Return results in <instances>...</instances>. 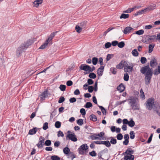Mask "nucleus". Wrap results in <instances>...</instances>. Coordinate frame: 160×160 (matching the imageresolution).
I'll return each instance as SVG.
<instances>
[{"label": "nucleus", "mask_w": 160, "mask_h": 160, "mask_svg": "<svg viewBox=\"0 0 160 160\" xmlns=\"http://www.w3.org/2000/svg\"><path fill=\"white\" fill-rule=\"evenodd\" d=\"M140 72L143 74H146L145 77V83L147 85L149 84L150 82L151 79L153 74V72L149 66L148 65L142 67L140 70Z\"/></svg>", "instance_id": "nucleus-1"}, {"label": "nucleus", "mask_w": 160, "mask_h": 160, "mask_svg": "<svg viewBox=\"0 0 160 160\" xmlns=\"http://www.w3.org/2000/svg\"><path fill=\"white\" fill-rule=\"evenodd\" d=\"M32 43L31 40H29L22 44L20 47L18 48L16 51V55L17 57H20L22 54L26 50Z\"/></svg>", "instance_id": "nucleus-2"}, {"label": "nucleus", "mask_w": 160, "mask_h": 160, "mask_svg": "<svg viewBox=\"0 0 160 160\" xmlns=\"http://www.w3.org/2000/svg\"><path fill=\"white\" fill-rule=\"evenodd\" d=\"M58 32V31L52 32L50 35L48 39L46 40V42L43 44H42L39 48L40 49H44L48 45L49 42H50L52 39L56 35V33Z\"/></svg>", "instance_id": "nucleus-3"}, {"label": "nucleus", "mask_w": 160, "mask_h": 160, "mask_svg": "<svg viewBox=\"0 0 160 160\" xmlns=\"http://www.w3.org/2000/svg\"><path fill=\"white\" fill-rule=\"evenodd\" d=\"M154 102L153 98H151L148 99L145 103L146 109L149 110H151L153 108Z\"/></svg>", "instance_id": "nucleus-4"}, {"label": "nucleus", "mask_w": 160, "mask_h": 160, "mask_svg": "<svg viewBox=\"0 0 160 160\" xmlns=\"http://www.w3.org/2000/svg\"><path fill=\"white\" fill-rule=\"evenodd\" d=\"M88 148V146L86 144L81 145L78 149L79 154L83 155L85 153L84 151L87 150Z\"/></svg>", "instance_id": "nucleus-5"}, {"label": "nucleus", "mask_w": 160, "mask_h": 160, "mask_svg": "<svg viewBox=\"0 0 160 160\" xmlns=\"http://www.w3.org/2000/svg\"><path fill=\"white\" fill-rule=\"evenodd\" d=\"M156 36L155 35H147L144 36V38L146 40L144 42H147V43H150L154 41L156 38Z\"/></svg>", "instance_id": "nucleus-6"}, {"label": "nucleus", "mask_w": 160, "mask_h": 160, "mask_svg": "<svg viewBox=\"0 0 160 160\" xmlns=\"http://www.w3.org/2000/svg\"><path fill=\"white\" fill-rule=\"evenodd\" d=\"M49 93L47 90H45L43 92L39 95V97L40 98V101L41 102L45 100V98L48 97Z\"/></svg>", "instance_id": "nucleus-7"}, {"label": "nucleus", "mask_w": 160, "mask_h": 160, "mask_svg": "<svg viewBox=\"0 0 160 160\" xmlns=\"http://www.w3.org/2000/svg\"><path fill=\"white\" fill-rule=\"evenodd\" d=\"M68 138L69 139L73 142H76L77 141V139L76 137V135L74 133L72 132L71 133L68 134L66 136V139Z\"/></svg>", "instance_id": "nucleus-8"}, {"label": "nucleus", "mask_w": 160, "mask_h": 160, "mask_svg": "<svg viewBox=\"0 0 160 160\" xmlns=\"http://www.w3.org/2000/svg\"><path fill=\"white\" fill-rule=\"evenodd\" d=\"M45 139L42 136H40L39 139V142L37 146L39 148H42L43 147V143L44 144Z\"/></svg>", "instance_id": "nucleus-9"}, {"label": "nucleus", "mask_w": 160, "mask_h": 160, "mask_svg": "<svg viewBox=\"0 0 160 160\" xmlns=\"http://www.w3.org/2000/svg\"><path fill=\"white\" fill-rule=\"evenodd\" d=\"M79 68L81 70H82L89 71L91 67L88 65L82 64L80 66Z\"/></svg>", "instance_id": "nucleus-10"}, {"label": "nucleus", "mask_w": 160, "mask_h": 160, "mask_svg": "<svg viewBox=\"0 0 160 160\" xmlns=\"http://www.w3.org/2000/svg\"><path fill=\"white\" fill-rule=\"evenodd\" d=\"M150 66L152 68H154L157 64V60L154 57H153L150 62Z\"/></svg>", "instance_id": "nucleus-11"}, {"label": "nucleus", "mask_w": 160, "mask_h": 160, "mask_svg": "<svg viewBox=\"0 0 160 160\" xmlns=\"http://www.w3.org/2000/svg\"><path fill=\"white\" fill-rule=\"evenodd\" d=\"M104 67L102 66H101L100 68L98 69L97 73L98 76H102L103 74Z\"/></svg>", "instance_id": "nucleus-12"}, {"label": "nucleus", "mask_w": 160, "mask_h": 160, "mask_svg": "<svg viewBox=\"0 0 160 160\" xmlns=\"http://www.w3.org/2000/svg\"><path fill=\"white\" fill-rule=\"evenodd\" d=\"M133 28L130 27H126L123 30V33L125 34H127L131 32L132 30H133Z\"/></svg>", "instance_id": "nucleus-13"}, {"label": "nucleus", "mask_w": 160, "mask_h": 160, "mask_svg": "<svg viewBox=\"0 0 160 160\" xmlns=\"http://www.w3.org/2000/svg\"><path fill=\"white\" fill-rule=\"evenodd\" d=\"M153 108L152 109L154 110V111L160 108V103L157 102H154Z\"/></svg>", "instance_id": "nucleus-14"}, {"label": "nucleus", "mask_w": 160, "mask_h": 160, "mask_svg": "<svg viewBox=\"0 0 160 160\" xmlns=\"http://www.w3.org/2000/svg\"><path fill=\"white\" fill-rule=\"evenodd\" d=\"M125 88V87L123 84L121 83L118 86L117 88V90L120 91V92H123Z\"/></svg>", "instance_id": "nucleus-15"}, {"label": "nucleus", "mask_w": 160, "mask_h": 160, "mask_svg": "<svg viewBox=\"0 0 160 160\" xmlns=\"http://www.w3.org/2000/svg\"><path fill=\"white\" fill-rule=\"evenodd\" d=\"M136 98L133 97H131L130 98L128 99V100L130 101L129 104H135L136 102Z\"/></svg>", "instance_id": "nucleus-16"}, {"label": "nucleus", "mask_w": 160, "mask_h": 160, "mask_svg": "<svg viewBox=\"0 0 160 160\" xmlns=\"http://www.w3.org/2000/svg\"><path fill=\"white\" fill-rule=\"evenodd\" d=\"M156 6L154 4H151L147 7L144 9H142L141 10H152L155 9Z\"/></svg>", "instance_id": "nucleus-17"}, {"label": "nucleus", "mask_w": 160, "mask_h": 160, "mask_svg": "<svg viewBox=\"0 0 160 160\" xmlns=\"http://www.w3.org/2000/svg\"><path fill=\"white\" fill-rule=\"evenodd\" d=\"M160 74V65L158 66L157 68L154 70L153 74L155 75H158Z\"/></svg>", "instance_id": "nucleus-18"}, {"label": "nucleus", "mask_w": 160, "mask_h": 160, "mask_svg": "<svg viewBox=\"0 0 160 160\" xmlns=\"http://www.w3.org/2000/svg\"><path fill=\"white\" fill-rule=\"evenodd\" d=\"M36 128H33L32 129H31L29 130L28 134L30 135H33L36 133L37 130Z\"/></svg>", "instance_id": "nucleus-19"}, {"label": "nucleus", "mask_w": 160, "mask_h": 160, "mask_svg": "<svg viewBox=\"0 0 160 160\" xmlns=\"http://www.w3.org/2000/svg\"><path fill=\"white\" fill-rule=\"evenodd\" d=\"M155 44H153L152 45L150 44L149 45L148 53H150L152 52V51H153V48H154V47L155 46Z\"/></svg>", "instance_id": "nucleus-20"}, {"label": "nucleus", "mask_w": 160, "mask_h": 160, "mask_svg": "<svg viewBox=\"0 0 160 160\" xmlns=\"http://www.w3.org/2000/svg\"><path fill=\"white\" fill-rule=\"evenodd\" d=\"M147 11H138L136 13H134L133 15L135 16H137L139 15L145 13Z\"/></svg>", "instance_id": "nucleus-21"}, {"label": "nucleus", "mask_w": 160, "mask_h": 160, "mask_svg": "<svg viewBox=\"0 0 160 160\" xmlns=\"http://www.w3.org/2000/svg\"><path fill=\"white\" fill-rule=\"evenodd\" d=\"M132 53L134 56L136 57L138 56L139 54L136 49H134L132 50Z\"/></svg>", "instance_id": "nucleus-22"}, {"label": "nucleus", "mask_w": 160, "mask_h": 160, "mask_svg": "<svg viewBox=\"0 0 160 160\" xmlns=\"http://www.w3.org/2000/svg\"><path fill=\"white\" fill-rule=\"evenodd\" d=\"M131 106L132 107V109L133 110H138L139 109L138 105L136 103L133 104H131Z\"/></svg>", "instance_id": "nucleus-23"}, {"label": "nucleus", "mask_w": 160, "mask_h": 160, "mask_svg": "<svg viewBox=\"0 0 160 160\" xmlns=\"http://www.w3.org/2000/svg\"><path fill=\"white\" fill-rule=\"evenodd\" d=\"M135 122L133 121L132 119L130 121H128V126L131 127H133L135 125Z\"/></svg>", "instance_id": "nucleus-24"}, {"label": "nucleus", "mask_w": 160, "mask_h": 160, "mask_svg": "<svg viewBox=\"0 0 160 160\" xmlns=\"http://www.w3.org/2000/svg\"><path fill=\"white\" fill-rule=\"evenodd\" d=\"M129 65L128 66H126V68L127 69H129L130 72H132L134 65L132 63H130Z\"/></svg>", "instance_id": "nucleus-25"}, {"label": "nucleus", "mask_w": 160, "mask_h": 160, "mask_svg": "<svg viewBox=\"0 0 160 160\" xmlns=\"http://www.w3.org/2000/svg\"><path fill=\"white\" fill-rule=\"evenodd\" d=\"M129 16V15L127 14H125L124 13H122L121 14L120 18V19L122 18H124V19H126L127 18H128Z\"/></svg>", "instance_id": "nucleus-26"}, {"label": "nucleus", "mask_w": 160, "mask_h": 160, "mask_svg": "<svg viewBox=\"0 0 160 160\" xmlns=\"http://www.w3.org/2000/svg\"><path fill=\"white\" fill-rule=\"evenodd\" d=\"M99 107V108L101 109V110L102 113L104 115H106V110L104 108L101 106H99L98 105H97Z\"/></svg>", "instance_id": "nucleus-27"}, {"label": "nucleus", "mask_w": 160, "mask_h": 160, "mask_svg": "<svg viewBox=\"0 0 160 160\" xmlns=\"http://www.w3.org/2000/svg\"><path fill=\"white\" fill-rule=\"evenodd\" d=\"M90 118L91 120L93 122L96 121L97 118L96 116L94 114H91L90 116Z\"/></svg>", "instance_id": "nucleus-28"}, {"label": "nucleus", "mask_w": 160, "mask_h": 160, "mask_svg": "<svg viewBox=\"0 0 160 160\" xmlns=\"http://www.w3.org/2000/svg\"><path fill=\"white\" fill-rule=\"evenodd\" d=\"M70 149L68 147H65L63 148V152L65 154H69L70 153Z\"/></svg>", "instance_id": "nucleus-29"}, {"label": "nucleus", "mask_w": 160, "mask_h": 160, "mask_svg": "<svg viewBox=\"0 0 160 160\" xmlns=\"http://www.w3.org/2000/svg\"><path fill=\"white\" fill-rule=\"evenodd\" d=\"M98 135L97 134H93L92 135L90 136L92 140H96V139H100V138H99L98 137Z\"/></svg>", "instance_id": "nucleus-30"}, {"label": "nucleus", "mask_w": 160, "mask_h": 160, "mask_svg": "<svg viewBox=\"0 0 160 160\" xmlns=\"http://www.w3.org/2000/svg\"><path fill=\"white\" fill-rule=\"evenodd\" d=\"M75 30L77 32L80 33L82 30V28L77 25L75 27Z\"/></svg>", "instance_id": "nucleus-31"}, {"label": "nucleus", "mask_w": 160, "mask_h": 160, "mask_svg": "<svg viewBox=\"0 0 160 160\" xmlns=\"http://www.w3.org/2000/svg\"><path fill=\"white\" fill-rule=\"evenodd\" d=\"M92 106V105L91 102H88L84 105V107L86 108H89Z\"/></svg>", "instance_id": "nucleus-32"}, {"label": "nucleus", "mask_w": 160, "mask_h": 160, "mask_svg": "<svg viewBox=\"0 0 160 160\" xmlns=\"http://www.w3.org/2000/svg\"><path fill=\"white\" fill-rule=\"evenodd\" d=\"M141 7V6H136L134 7H133L131 8H128L127 10H134V9H139Z\"/></svg>", "instance_id": "nucleus-33"}, {"label": "nucleus", "mask_w": 160, "mask_h": 160, "mask_svg": "<svg viewBox=\"0 0 160 160\" xmlns=\"http://www.w3.org/2000/svg\"><path fill=\"white\" fill-rule=\"evenodd\" d=\"M88 77L91 78L95 79L96 78V75L93 72L90 73Z\"/></svg>", "instance_id": "nucleus-34"}, {"label": "nucleus", "mask_w": 160, "mask_h": 160, "mask_svg": "<svg viewBox=\"0 0 160 160\" xmlns=\"http://www.w3.org/2000/svg\"><path fill=\"white\" fill-rule=\"evenodd\" d=\"M129 78V76L128 74L127 73H125L124 75L123 79L125 81H128Z\"/></svg>", "instance_id": "nucleus-35"}, {"label": "nucleus", "mask_w": 160, "mask_h": 160, "mask_svg": "<svg viewBox=\"0 0 160 160\" xmlns=\"http://www.w3.org/2000/svg\"><path fill=\"white\" fill-rule=\"evenodd\" d=\"M122 65V61H121L118 64L116 65V68L119 69H121L123 68Z\"/></svg>", "instance_id": "nucleus-36"}, {"label": "nucleus", "mask_w": 160, "mask_h": 160, "mask_svg": "<svg viewBox=\"0 0 160 160\" xmlns=\"http://www.w3.org/2000/svg\"><path fill=\"white\" fill-rule=\"evenodd\" d=\"M111 139L110 141V143L112 144H115L117 142L116 139L113 138L112 137H111Z\"/></svg>", "instance_id": "nucleus-37"}, {"label": "nucleus", "mask_w": 160, "mask_h": 160, "mask_svg": "<svg viewBox=\"0 0 160 160\" xmlns=\"http://www.w3.org/2000/svg\"><path fill=\"white\" fill-rule=\"evenodd\" d=\"M51 159L52 160H60V158L59 157L56 155H53L51 157Z\"/></svg>", "instance_id": "nucleus-38"}, {"label": "nucleus", "mask_w": 160, "mask_h": 160, "mask_svg": "<svg viewBox=\"0 0 160 160\" xmlns=\"http://www.w3.org/2000/svg\"><path fill=\"white\" fill-rule=\"evenodd\" d=\"M98 58L96 57H94L92 59V63L94 65H96L97 63Z\"/></svg>", "instance_id": "nucleus-39"}, {"label": "nucleus", "mask_w": 160, "mask_h": 160, "mask_svg": "<svg viewBox=\"0 0 160 160\" xmlns=\"http://www.w3.org/2000/svg\"><path fill=\"white\" fill-rule=\"evenodd\" d=\"M77 124L80 126L82 125L83 124V122L82 119H79L77 120Z\"/></svg>", "instance_id": "nucleus-40"}, {"label": "nucleus", "mask_w": 160, "mask_h": 160, "mask_svg": "<svg viewBox=\"0 0 160 160\" xmlns=\"http://www.w3.org/2000/svg\"><path fill=\"white\" fill-rule=\"evenodd\" d=\"M118 46L119 48H123L125 46L124 42L123 41H122L119 43H118Z\"/></svg>", "instance_id": "nucleus-41"}, {"label": "nucleus", "mask_w": 160, "mask_h": 160, "mask_svg": "<svg viewBox=\"0 0 160 160\" xmlns=\"http://www.w3.org/2000/svg\"><path fill=\"white\" fill-rule=\"evenodd\" d=\"M61 126V123L59 121H56L55 124V126L57 128H59Z\"/></svg>", "instance_id": "nucleus-42"}, {"label": "nucleus", "mask_w": 160, "mask_h": 160, "mask_svg": "<svg viewBox=\"0 0 160 160\" xmlns=\"http://www.w3.org/2000/svg\"><path fill=\"white\" fill-rule=\"evenodd\" d=\"M51 144V142L49 140H47L46 141L43 145H45L47 146H49Z\"/></svg>", "instance_id": "nucleus-43"}, {"label": "nucleus", "mask_w": 160, "mask_h": 160, "mask_svg": "<svg viewBox=\"0 0 160 160\" xmlns=\"http://www.w3.org/2000/svg\"><path fill=\"white\" fill-rule=\"evenodd\" d=\"M59 88L61 91H64L66 90V86L65 85L61 84L60 85Z\"/></svg>", "instance_id": "nucleus-44"}, {"label": "nucleus", "mask_w": 160, "mask_h": 160, "mask_svg": "<svg viewBox=\"0 0 160 160\" xmlns=\"http://www.w3.org/2000/svg\"><path fill=\"white\" fill-rule=\"evenodd\" d=\"M130 138L131 139H133L135 137V133L133 131H131L130 132Z\"/></svg>", "instance_id": "nucleus-45"}, {"label": "nucleus", "mask_w": 160, "mask_h": 160, "mask_svg": "<svg viewBox=\"0 0 160 160\" xmlns=\"http://www.w3.org/2000/svg\"><path fill=\"white\" fill-rule=\"evenodd\" d=\"M140 61L141 63L143 64L145 63L146 62L147 60L146 58L144 57H142L141 58Z\"/></svg>", "instance_id": "nucleus-46"}, {"label": "nucleus", "mask_w": 160, "mask_h": 160, "mask_svg": "<svg viewBox=\"0 0 160 160\" xmlns=\"http://www.w3.org/2000/svg\"><path fill=\"white\" fill-rule=\"evenodd\" d=\"M144 32L143 30L141 29L139 30H138L135 33L137 34L140 35L142 34Z\"/></svg>", "instance_id": "nucleus-47"}, {"label": "nucleus", "mask_w": 160, "mask_h": 160, "mask_svg": "<svg viewBox=\"0 0 160 160\" xmlns=\"http://www.w3.org/2000/svg\"><path fill=\"white\" fill-rule=\"evenodd\" d=\"M117 139L118 140H121L123 138V135L121 133H119L116 136Z\"/></svg>", "instance_id": "nucleus-48"}, {"label": "nucleus", "mask_w": 160, "mask_h": 160, "mask_svg": "<svg viewBox=\"0 0 160 160\" xmlns=\"http://www.w3.org/2000/svg\"><path fill=\"white\" fill-rule=\"evenodd\" d=\"M104 145H105L107 147H109L111 146V143L108 141H105Z\"/></svg>", "instance_id": "nucleus-49"}, {"label": "nucleus", "mask_w": 160, "mask_h": 160, "mask_svg": "<svg viewBox=\"0 0 160 160\" xmlns=\"http://www.w3.org/2000/svg\"><path fill=\"white\" fill-rule=\"evenodd\" d=\"M140 93L141 95V97L143 98L144 99L145 98V96L144 94V92H143L142 89H141L140 91Z\"/></svg>", "instance_id": "nucleus-50"}, {"label": "nucleus", "mask_w": 160, "mask_h": 160, "mask_svg": "<svg viewBox=\"0 0 160 160\" xmlns=\"http://www.w3.org/2000/svg\"><path fill=\"white\" fill-rule=\"evenodd\" d=\"M48 122H45L43 126L42 127V128L44 130H46V129H47L48 128Z\"/></svg>", "instance_id": "nucleus-51"}, {"label": "nucleus", "mask_w": 160, "mask_h": 160, "mask_svg": "<svg viewBox=\"0 0 160 160\" xmlns=\"http://www.w3.org/2000/svg\"><path fill=\"white\" fill-rule=\"evenodd\" d=\"M112 44L110 42H107L105 44V48H108L111 46Z\"/></svg>", "instance_id": "nucleus-52"}, {"label": "nucleus", "mask_w": 160, "mask_h": 160, "mask_svg": "<svg viewBox=\"0 0 160 160\" xmlns=\"http://www.w3.org/2000/svg\"><path fill=\"white\" fill-rule=\"evenodd\" d=\"M104 141H94V142L97 144H104Z\"/></svg>", "instance_id": "nucleus-53"}, {"label": "nucleus", "mask_w": 160, "mask_h": 160, "mask_svg": "<svg viewBox=\"0 0 160 160\" xmlns=\"http://www.w3.org/2000/svg\"><path fill=\"white\" fill-rule=\"evenodd\" d=\"M65 101V98L63 97H61L60 98L58 102L59 103L63 102Z\"/></svg>", "instance_id": "nucleus-54"}, {"label": "nucleus", "mask_w": 160, "mask_h": 160, "mask_svg": "<svg viewBox=\"0 0 160 160\" xmlns=\"http://www.w3.org/2000/svg\"><path fill=\"white\" fill-rule=\"evenodd\" d=\"M94 90V88L93 86H90L88 87V91L90 93L92 92Z\"/></svg>", "instance_id": "nucleus-55"}, {"label": "nucleus", "mask_w": 160, "mask_h": 160, "mask_svg": "<svg viewBox=\"0 0 160 160\" xmlns=\"http://www.w3.org/2000/svg\"><path fill=\"white\" fill-rule=\"evenodd\" d=\"M94 82L91 79H88L87 81V83L88 85H92Z\"/></svg>", "instance_id": "nucleus-56"}, {"label": "nucleus", "mask_w": 160, "mask_h": 160, "mask_svg": "<svg viewBox=\"0 0 160 160\" xmlns=\"http://www.w3.org/2000/svg\"><path fill=\"white\" fill-rule=\"evenodd\" d=\"M80 112L83 115H85L86 114V111L85 109L82 108L80 110Z\"/></svg>", "instance_id": "nucleus-57"}, {"label": "nucleus", "mask_w": 160, "mask_h": 160, "mask_svg": "<svg viewBox=\"0 0 160 160\" xmlns=\"http://www.w3.org/2000/svg\"><path fill=\"white\" fill-rule=\"evenodd\" d=\"M69 154L70 155L71 157L72 158V160H73V159L76 158V156L73 152H70Z\"/></svg>", "instance_id": "nucleus-58"}, {"label": "nucleus", "mask_w": 160, "mask_h": 160, "mask_svg": "<svg viewBox=\"0 0 160 160\" xmlns=\"http://www.w3.org/2000/svg\"><path fill=\"white\" fill-rule=\"evenodd\" d=\"M86 25V22L84 21L83 22H82L80 23V26H81L82 28H84L85 27Z\"/></svg>", "instance_id": "nucleus-59"}, {"label": "nucleus", "mask_w": 160, "mask_h": 160, "mask_svg": "<svg viewBox=\"0 0 160 160\" xmlns=\"http://www.w3.org/2000/svg\"><path fill=\"white\" fill-rule=\"evenodd\" d=\"M89 154L92 157L95 156L96 155V153L95 151H92L89 152Z\"/></svg>", "instance_id": "nucleus-60"}, {"label": "nucleus", "mask_w": 160, "mask_h": 160, "mask_svg": "<svg viewBox=\"0 0 160 160\" xmlns=\"http://www.w3.org/2000/svg\"><path fill=\"white\" fill-rule=\"evenodd\" d=\"M113 54H108L106 58V60L108 61L112 58V56H113Z\"/></svg>", "instance_id": "nucleus-61"}, {"label": "nucleus", "mask_w": 160, "mask_h": 160, "mask_svg": "<svg viewBox=\"0 0 160 160\" xmlns=\"http://www.w3.org/2000/svg\"><path fill=\"white\" fill-rule=\"evenodd\" d=\"M58 137H59L60 136L63 137L64 136V134H63V132L61 131H59L58 132Z\"/></svg>", "instance_id": "nucleus-62"}, {"label": "nucleus", "mask_w": 160, "mask_h": 160, "mask_svg": "<svg viewBox=\"0 0 160 160\" xmlns=\"http://www.w3.org/2000/svg\"><path fill=\"white\" fill-rule=\"evenodd\" d=\"M76 99L75 98L73 97L69 99V101L71 103H73L76 102Z\"/></svg>", "instance_id": "nucleus-63"}, {"label": "nucleus", "mask_w": 160, "mask_h": 160, "mask_svg": "<svg viewBox=\"0 0 160 160\" xmlns=\"http://www.w3.org/2000/svg\"><path fill=\"white\" fill-rule=\"evenodd\" d=\"M66 84L68 86H70L73 84V82L71 80H69L67 82Z\"/></svg>", "instance_id": "nucleus-64"}]
</instances>
